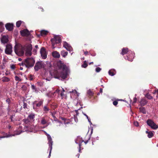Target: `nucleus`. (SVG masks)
<instances>
[{"label": "nucleus", "instance_id": "1", "mask_svg": "<svg viewBox=\"0 0 158 158\" xmlns=\"http://www.w3.org/2000/svg\"><path fill=\"white\" fill-rule=\"evenodd\" d=\"M35 114L33 113H31L29 114L27 119H23V121L25 124V127L27 128L32 129V130L34 129V127L33 125V123L35 121Z\"/></svg>", "mask_w": 158, "mask_h": 158}, {"label": "nucleus", "instance_id": "2", "mask_svg": "<svg viewBox=\"0 0 158 158\" xmlns=\"http://www.w3.org/2000/svg\"><path fill=\"white\" fill-rule=\"evenodd\" d=\"M35 62L34 59L32 57H29L24 60L19 65L20 66L24 65L26 68L29 69L34 66Z\"/></svg>", "mask_w": 158, "mask_h": 158}, {"label": "nucleus", "instance_id": "3", "mask_svg": "<svg viewBox=\"0 0 158 158\" xmlns=\"http://www.w3.org/2000/svg\"><path fill=\"white\" fill-rule=\"evenodd\" d=\"M14 51L16 55L19 56H22L24 54L25 48L20 44H17L14 46Z\"/></svg>", "mask_w": 158, "mask_h": 158}, {"label": "nucleus", "instance_id": "4", "mask_svg": "<svg viewBox=\"0 0 158 158\" xmlns=\"http://www.w3.org/2000/svg\"><path fill=\"white\" fill-rule=\"evenodd\" d=\"M52 44V48L54 49L56 46L55 44L60 43L61 42V37L59 35H54L53 38L51 40Z\"/></svg>", "mask_w": 158, "mask_h": 158}, {"label": "nucleus", "instance_id": "5", "mask_svg": "<svg viewBox=\"0 0 158 158\" xmlns=\"http://www.w3.org/2000/svg\"><path fill=\"white\" fill-rule=\"evenodd\" d=\"M25 48V54L27 56H31V50L32 47L31 44H26L24 45Z\"/></svg>", "mask_w": 158, "mask_h": 158}, {"label": "nucleus", "instance_id": "6", "mask_svg": "<svg viewBox=\"0 0 158 158\" xmlns=\"http://www.w3.org/2000/svg\"><path fill=\"white\" fill-rule=\"evenodd\" d=\"M147 123V124L150 127L153 129H156L158 128V126L151 119H148Z\"/></svg>", "mask_w": 158, "mask_h": 158}, {"label": "nucleus", "instance_id": "7", "mask_svg": "<svg viewBox=\"0 0 158 158\" xmlns=\"http://www.w3.org/2000/svg\"><path fill=\"white\" fill-rule=\"evenodd\" d=\"M43 100H40L39 101H35L33 103V109L36 110L38 108L40 107L43 104Z\"/></svg>", "mask_w": 158, "mask_h": 158}, {"label": "nucleus", "instance_id": "8", "mask_svg": "<svg viewBox=\"0 0 158 158\" xmlns=\"http://www.w3.org/2000/svg\"><path fill=\"white\" fill-rule=\"evenodd\" d=\"M88 140H87V141H84L82 139H81L80 138H78L76 141H75L76 143H78L79 144V149L80 150V149H83V147L82 146V143L84 142L85 144L86 145L88 142Z\"/></svg>", "mask_w": 158, "mask_h": 158}, {"label": "nucleus", "instance_id": "9", "mask_svg": "<svg viewBox=\"0 0 158 158\" xmlns=\"http://www.w3.org/2000/svg\"><path fill=\"white\" fill-rule=\"evenodd\" d=\"M46 135L47 136L48 139V143L49 144V148H50L49 156H50L51 155V151L52 149V145L53 142L52 141V139L49 135L47 134Z\"/></svg>", "mask_w": 158, "mask_h": 158}, {"label": "nucleus", "instance_id": "10", "mask_svg": "<svg viewBox=\"0 0 158 158\" xmlns=\"http://www.w3.org/2000/svg\"><path fill=\"white\" fill-rule=\"evenodd\" d=\"M67 75L68 72L67 70H66V69L64 70H63V71L60 73V77H57L56 78L59 79L60 77H61L62 79H64L67 78Z\"/></svg>", "mask_w": 158, "mask_h": 158}, {"label": "nucleus", "instance_id": "11", "mask_svg": "<svg viewBox=\"0 0 158 158\" xmlns=\"http://www.w3.org/2000/svg\"><path fill=\"white\" fill-rule=\"evenodd\" d=\"M43 66V64L42 61H38L36 63L34 68L35 71H38L42 68Z\"/></svg>", "mask_w": 158, "mask_h": 158}, {"label": "nucleus", "instance_id": "12", "mask_svg": "<svg viewBox=\"0 0 158 158\" xmlns=\"http://www.w3.org/2000/svg\"><path fill=\"white\" fill-rule=\"evenodd\" d=\"M57 65L59 69H62L64 70L66 68V65L64 64L61 60H59L57 63Z\"/></svg>", "mask_w": 158, "mask_h": 158}, {"label": "nucleus", "instance_id": "13", "mask_svg": "<svg viewBox=\"0 0 158 158\" xmlns=\"http://www.w3.org/2000/svg\"><path fill=\"white\" fill-rule=\"evenodd\" d=\"M41 56L43 59H45L47 58V54L45 48L44 47L41 48L40 50Z\"/></svg>", "mask_w": 158, "mask_h": 158}, {"label": "nucleus", "instance_id": "14", "mask_svg": "<svg viewBox=\"0 0 158 158\" xmlns=\"http://www.w3.org/2000/svg\"><path fill=\"white\" fill-rule=\"evenodd\" d=\"M12 52V47L11 45H7L5 50V53L8 55H10L11 54Z\"/></svg>", "mask_w": 158, "mask_h": 158}, {"label": "nucleus", "instance_id": "15", "mask_svg": "<svg viewBox=\"0 0 158 158\" xmlns=\"http://www.w3.org/2000/svg\"><path fill=\"white\" fill-rule=\"evenodd\" d=\"M20 33L21 35L23 36H27L30 34L29 31L27 29H24L21 31Z\"/></svg>", "mask_w": 158, "mask_h": 158}, {"label": "nucleus", "instance_id": "16", "mask_svg": "<svg viewBox=\"0 0 158 158\" xmlns=\"http://www.w3.org/2000/svg\"><path fill=\"white\" fill-rule=\"evenodd\" d=\"M14 25L11 23H7L5 25V27L8 31H11L13 30Z\"/></svg>", "mask_w": 158, "mask_h": 158}, {"label": "nucleus", "instance_id": "17", "mask_svg": "<svg viewBox=\"0 0 158 158\" xmlns=\"http://www.w3.org/2000/svg\"><path fill=\"white\" fill-rule=\"evenodd\" d=\"M52 53V56L55 58H59L60 57V54L57 51H53Z\"/></svg>", "mask_w": 158, "mask_h": 158}, {"label": "nucleus", "instance_id": "18", "mask_svg": "<svg viewBox=\"0 0 158 158\" xmlns=\"http://www.w3.org/2000/svg\"><path fill=\"white\" fill-rule=\"evenodd\" d=\"M127 55L125 57V59L128 60L129 61H132L133 58V54H132L131 55H130V56L128 55V54H127Z\"/></svg>", "mask_w": 158, "mask_h": 158}, {"label": "nucleus", "instance_id": "19", "mask_svg": "<svg viewBox=\"0 0 158 158\" xmlns=\"http://www.w3.org/2000/svg\"><path fill=\"white\" fill-rule=\"evenodd\" d=\"M8 41V38L5 36H3L1 39V42L4 44L7 43Z\"/></svg>", "mask_w": 158, "mask_h": 158}, {"label": "nucleus", "instance_id": "20", "mask_svg": "<svg viewBox=\"0 0 158 158\" xmlns=\"http://www.w3.org/2000/svg\"><path fill=\"white\" fill-rule=\"evenodd\" d=\"M141 106H145L147 103V101L144 98H142L139 102Z\"/></svg>", "mask_w": 158, "mask_h": 158}, {"label": "nucleus", "instance_id": "21", "mask_svg": "<svg viewBox=\"0 0 158 158\" xmlns=\"http://www.w3.org/2000/svg\"><path fill=\"white\" fill-rule=\"evenodd\" d=\"M128 52V49L127 48H124L122 49V52L121 53V54L123 55L126 54Z\"/></svg>", "mask_w": 158, "mask_h": 158}, {"label": "nucleus", "instance_id": "22", "mask_svg": "<svg viewBox=\"0 0 158 158\" xmlns=\"http://www.w3.org/2000/svg\"><path fill=\"white\" fill-rule=\"evenodd\" d=\"M2 81L4 82H9L10 81V78L6 77H3L2 78Z\"/></svg>", "mask_w": 158, "mask_h": 158}, {"label": "nucleus", "instance_id": "23", "mask_svg": "<svg viewBox=\"0 0 158 158\" xmlns=\"http://www.w3.org/2000/svg\"><path fill=\"white\" fill-rule=\"evenodd\" d=\"M60 54L63 57L65 58L67 56L68 52H65L64 50H62L61 51Z\"/></svg>", "mask_w": 158, "mask_h": 158}, {"label": "nucleus", "instance_id": "24", "mask_svg": "<svg viewBox=\"0 0 158 158\" xmlns=\"http://www.w3.org/2000/svg\"><path fill=\"white\" fill-rule=\"evenodd\" d=\"M139 110L140 112H142L143 114H146V110L144 107H139Z\"/></svg>", "mask_w": 158, "mask_h": 158}, {"label": "nucleus", "instance_id": "25", "mask_svg": "<svg viewBox=\"0 0 158 158\" xmlns=\"http://www.w3.org/2000/svg\"><path fill=\"white\" fill-rule=\"evenodd\" d=\"M4 29L3 24L2 22H0V32H2Z\"/></svg>", "mask_w": 158, "mask_h": 158}, {"label": "nucleus", "instance_id": "26", "mask_svg": "<svg viewBox=\"0 0 158 158\" xmlns=\"http://www.w3.org/2000/svg\"><path fill=\"white\" fill-rule=\"evenodd\" d=\"M47 123V121L45 120V118L43 117L42 118L41 121V123L42 125H45Z\"/></svg>", "mask_w": 158, "mask_h": 158}, {"label": "nucleus", "instance_id": "27", "mask_svg": "<svg viewBox=\"0 0 158 158\" xmlns=\"http://www.w3.org/2000/svg\"><path fill=\"white\" fill-rule=\"evenodd\" d=\"M48 32L45 30H42L40 32V34L42 36L45 35L47 34Z\"/></svg>", "mask_w": 158, "mask_h": 158}, {"label": "nucleus", "instance_id": "28", "mask_svg": "<svg viewBox=\"0 0 158 158\" xmlns=\"http://www.w3.org/2000/svg\"><path fill=\"white\" fill-rule=\"evenodd\" d=\"M43 110L45 113H47L49 110V109L47 106H45L43 108Z\"/></svg>", "mask_w": 158, "mask_h": 158}, {"label": "nucleus", "instance_id": "29", "mask_svg": "<svg viewBox=\"0 0 158 158\" xmlns=\"http://www.w3.org/2000/svg\"><path fill=\"white\" fill-rule=\"evenodd\" d=\"M69 44L66 42H63V47H64L66 49L67 48H68V47H69Z\"/></svg>", "mask_w": 158, "mask_h": 158}, {"label": "nucleus", "instance_id": "30", "mask_svg": "<svg viewBox=\"0 0 158 158\" xmlns=\"http://www.w3.org/2000/svg\"><path fill=\"white\" fill-rule=\"evenodd\" d=\"M153 136V132L151 131H149L148 135V137L149 138H151Z\"/></svg>", "mask_w": 158, "mask_h": 158}, {"label": "nucleus", "instance_id": "31", "mask_svg": "<svg viewBox=\"0 0 158 158\" xmlns=\"http://www.w3.org/2000/svg\"><path fill=\"white\" fill-rule=\"evenodd\" d=\"M22 22L20 20L17 21L16 23V27H20Z\"/></svg>", "mask_w": 158, "mask_h": 158}, {"label": "nucleus", "instance_id": "32", "mask_svg": "<svg viewBox=\"0 0 158 158\" xmlns=\"http://www.w3.org/2000/svg\"><path fill=\"white\" fill-rule=\"evenodd\" d=\"M88 66V64H87V62L86 60L84 61L83 64L82 65V67L84 68H86Z\"/></svg>", "mask_w": 158, "mask_h": 158}, {"label": "nucleus", "instance_id": "33", "mask_svg": "<svg viewBox=\"0 0 158 158\" xmlns=\"http://www.w3.org/2000/svg\"><path fill=\"white\" fill-rule=\"evenodd\" d=\"M145 97L149 99H151L152 98V97L150 94H147L145 95Z\"/></svg>", "mask_w": 158, "mask_h": 158}, {"label": "nucleus", "instance_id": "34", "mask_svg": "<svg viewBox=\"0 0 158 158\" xmlns=\"http://www.w3.org/2000/svg\"><path fill=\"white\" fill-rule=\"evenodd\" d=\"M15 80L16 81H22V79L20 78L18 76H16L15 77Z\"/></svg>", "mask_w": 158, "mask_h": 158}, {"label": "nucleus", "instance_id": "35", "mask_svg": "<svg viewBox=\"0 0 158 158\" xmlns=\"http://www.w3.org/2000/svg\"><path fill=\"white\" fill-rule=\"evenodd\" d=\"M66 49L67 50L70 52L72 51L73 50V48L70 45L69 47H68V48H66Z\"/></svg>", "mask_w": 158, "mask_h": 158}, {"label": "nucleus", "instance_id": "36", "mask_svg": "<svg viewBox=\"0 0 158 158\" xmlns=\"http://www.w3.org/2000/svg\"><path fill=\"white\" fill-rule=\"evenodd\" d=\"M87 93L89 95V96H93V93L90 90H88Z\"/></svg>", "mask_w": 158, "mask_h": 158}, {"label": "nucleus", "instance_id": "37", "mask_svg": "<svg viewBox=\"0 0 158 158\" xmlns=\"http://www.w3.org/2000/svg\"><path fill=\"white\" fill-rule=\"evenodd\" d=\"M108 73L111 76H113L114 75V74L113 72L111 70L109 71Z\"/></svg>", "mask_w": 158, "mask_h": 158}, {"label": "nucleus", "instance_id": "38", "mask_svg": "<svg viewBox=\"0 0 158 158\" xmlns=\"http://www.w3.org/2000/svg\"><path fill=\"white\" fill-rule=\"evenodd\" d=\"M16 67L15 64H12L10 65V68L13 69L14 70L15 69Z\"/></svg>", "mask_w": 158, "mask_h": 158}, {"label": "nucleus", "instance_id": "39", "mask_svg": "<svg viewBox=\"0 0 158 158\" xmlns=\"http://www.w3.org/2000/svg\"><path fill=\"white\" fill-rule=\"evenodd\" d=\"M137 100V99L136 98V97H135L133 99V101L132 102V104H134L136 102Z\"/></svg>", "mask_w": 158, "mask_h": 158}, {"label": "nucleus", "instance_id": "40", "mask_svg": "<svg viewBox=\"0 0 158 158\" xmlns=\"http://www.w3.org/2000/svg\"><path fill=\"white\" fill-rule=\"evenodd\" d=\"M95 70L97 72H99L101 70V69L99 67H97L96 68Z\"/></svg>", "mask_w": 158, "mask_h": 158}, {"label": "nucleus", "instance_id": "41", "mask_svg": "<svg viewBox=\"0 0 158 158\" xmlns=\"http://www.w3.org/2000/svg\"><path fill=\"white\" fill-rule=\"evenodd\" d=\"M10 99L9 98H7L6 100V102L8 103V104L9 105H10Z\"/></svg>", "mask_w": 158, "mask_h": 158}, {"label": "nucleus", "instance_id": "42", "mask_svg": "<svg viewBox=\"0 0 158 158\" xmlns=\"http://www.w3.org/2000/svg\"><path fill=\"white\" fill-rule=\"evenodd\" d=\"M61 119H62V120H63V121H64V124H68V123H68V122H65V120H66V119L65 118H64V117H62V118H61Z\"/></svg>", "mask_w": 158, "mask_h": 158}, {"label": "nucleus", "instance_id": "43", "mask_svg": "<svg viewBox=\"0 0 158 158\" xmlns=\"http://www.w3.org/2000/svg\"><path fill=\"white\" fill-rule=\"evenodd\" d=\"M113 103L114 106H116L118 104V102L117 101H114L113 102Z\"/></svg>", "mask_w": 158, "mask_h": 158}, {"label": "nucleus", "instance_id": "44", "mask_svg": "<svg viewBox=\"0 0 158 158\" xmlns=\"http://www.w3.org/2000/svg\"><path fill=\"white\" fill-rule=\"evenodd\" d=\"M23 107L24 108H27V104L24 102H23Z\"/></svg>", "mask_w": 158, "mask_h": 158}, {"label": "nucleus", "instance_id": "45", "mask_svg": "<svg viewBox=\"0 0 158 158\" xmlns=\"http://www.w3.org/2000/svg\"><path fill=\"white\" fill-rule=\"evenodd\" d=\"M84 115H85L87 118V119H88V121L89 122H90V119L89 118L88 116L86 114H84Z\"/></svg>", "mask_w": 158, "mask_h": 158}, {"label": "nucleus", "instance_id": "46", "mask_svg": "<svg viewBox=\"0 0 158 158\" xmlns=\"http://www.w3.org/2000/svg\"><path fill=\"white\" fill-rule=\"evenodd\" d=\"M103 89H102L100 88V89L99 93H98L97 94V95H100V93H102V92Z\"/></svg>", "mask_w": 158, "mask_h": 158}, {"label": "nucleus", "instance_id": "47", "mask_svg": "<svg viewBox=\"0 0 158 158\" xmlns=\"http://www.w3.org/2000/svg\"><path fill=\"white\" fill-rule=\"evenodd\" d=\"M134 124L136 127H138L139 126V123L137 121H135L134 122Z\"/></svg>", "mask_w": 158, "mask_h": 158}, {"label": "nucleus", "instance_id": "48", "mask_svg": "<svg viewBox=\"0 0 158 158\" xmlns=\"http://www.w3.org/2000/svg\"><path fill=\"white\" fill-rule=\"evenodd\" d=\"M31 88L35 90H36V88H35V85H31Z\"/></svg>", "mask_w": 158, "mask_h": 158}, {"label": "nucleus", "instance_id": "49", "mask_svg": "<svg viewBox=\"0 0 158 158\" xmlns=\"http://www.w3.org/2000/svg\"><path fill=\"white\" fill-rule=\"evenodd\" d=\"M60 96L61 97V98L62 99H63V97H64V92H61V93H60Z\"/></svg>", "mask_w": 158, "mask_h": 158}, {"label": "nucleus", "instance_id": "50", "mask_svg": "<svg viewBox=\"0 0 158 158\" xmlns=\"http://www.w3.org/2000/svg\"><path fill=\"white\" fill-rule=\"evenodd\" d=\"M89 53L92 56H95L96 55V54L95 53H92L90 52H89Z\"/></svg>", "mask_w": 158, "mask_h": 158}, {"label": "nucleus", "instance_id": "51", "mask_svg": "<svg viewBox=\"0 0 158 158\" xmlns=\"http://www.w3.org/2000/svg\"><path fill=\"white\" fill-rule=\"evenodd\" d=\"M60 91V90L59 89H57L55 92L54 93H57L58 94L59 93Z\"/></svg>", "mask_w": 158, "mask_h": 158}, {"label": "nucleus", "instance_id": "52", "mask_svg": "<svg viewBox=\"0 0 158 158\" xmlns=\"http://www.w3.org/2000/svg\"><path fill=\"white\" fill-rule=\"evenodd\" d=\"M89 52H88L87 51H85L84 52L85 55L86 56L88 55L89 54Z\"/></svg>", "mask_w": 158, "mask_h": 158}, {"label": "nucleus", "instance_id": "53", "mask_svg": "<svg viewBox=\"0 0 158 158\" xmlns=\"http://www.w3.org/2000/svg\"><path fill=\"white\" fill-rule=\"evenodd\" d=\"M157 94V90L155 89L154 90V91L153 94Z\"/></svg>", "mask_w": 158, "mask_h": 158}, {"label": "nucleus", "instance_id": "54", "mask_svg": "<svg viewBox=\"0 0 158 158\" xmlns=\"http://www.w3.org/2000/svg\"><path fill=\"white\" fill-rule=\"evenodd\" d=\"M12 118H13V116L11 115L10 117V118L11 119V121H12Z\"/></svg>", "mask_w": 158, "mask_h": 158}, {"label": "nucleus", "instance_id": "55", "mask_svg": "<svg viewBox=\"0 0 158 158\" xmlns=\"http://www.w3.org/2000/svg\"><path fill=\"white\" fill-rule=\"evenodd\" d=\"M94 64L93 62H90V63H89V64L90 65L91 64Z\"/></svg>", "mask_w": 158, "mask_h": 158}, {"label": "nucleus", "instance_id": "56", "mask_svg": "<svg viewBox=\"0 0 158 158\" xmlns=\"http://www.w3.org/2000/svg\"><path fill=\"white\" fill-rule=\"evenodd\" d=\"M35 47L36 48H38V46L37 45H36L35 46Z\"/></svg>", "mask_w": 158, "mask_h": 158}, {"label": "nucleus", "instance_id": "57", "mask_svg": "<svg viewBox=\"0 0 158 158\" xmlns=\"http://www.w3.org/2000/svg\"><path fill=\"white\" fill-rule=\"evenodd\" d=\"M149 132V131H146V133L148 135V134Z\"/></svg>", "mask_w": 158, "mask_h": 158}, {"label": "nucleus", "instance_id": "58", "mask_svg": "<svg viewBox=\"0 0 158 158\" xmlns=\"http://www.w3.org/2000/svg\"><path fill=\"white\" fill-rule=\"evenodd\" d=\"M65 91V90L64 89H62V92H64Z\"/></svg>", "mask_w": 158, "mask_h": 158}, {"label": "nucleus", "instance_id": "59", "mask_svg": "<svg viewBox=\"0 0 158 158\" xmlns=\"http://www.w3.org/2000/svg\"><path fill=\"white\" fill-rule=\"evenodd\" d=\"M41 11H44V9L43 8H41Z\"/></svg>", "mask_w": 158, "mask_h": 158}, {"label": "nucleus", "instance_id": "60", "mask_svg": "<svg viewBox=\"0 0 158 158\" xmlns=\"http://www.w3.org/2000/svg\"><path fill=\"white\" fill-rule=\"evenodd\" d=\"M23 68H22V67H20V70H23Z\"/></svg>", "mask_w": 158, "mask_h": 158}, {"label": "nucleus", "instance_id": "61", "mask_svg": "<svg viewBox=\"0 0 158 158\" xmlns=\"http://www.w3.org/2000/svg\"><path fill=\"white\" fill-rule=\"evenodd\" d=\"M157 94L158 95V89H157Z\"/></svg>", "mask_w": 158, "mask_h": 158}, {"label": "nucleus", "instance_id": "62", "mask_svg": "<svg viewBox=\"0 0 158 158\" xmlns=\"http://www.w3.org/2000/svg\"><path fill=\"white\" fill-rule=\"evenodd\" d=\"M25 86L24 85H23V86L21 88H23Z\"/></svg>", "mask_w": 158, "mask_h": 158}, {"label": "nucleus", "instance_id": "63", "mask_svg": "<svg viewBox=\"0 0 158 158\" xmlns=\"http://www.w3.org/2000/svg\"><path fill=\"white\" fill-rule=\"evenodd\" d=\"M5 75H8V73H5Z\"/></svg>", "mask_w": 158, "mask_h": 158}, {"label": "nucleus", "instance_id": "64", "mask_svg": "<svg viewBox=\"0 0 158 158\" xmlns=\"http://www.w3.org/2000/svg\"><path fill=\"white\" fill-rule=\"evenodd\" d=\"M19 60H20H20H21V59H20V58H19Z\"/></svg>", "mask_w": 158, "mask_h": 158}]
</instances>
